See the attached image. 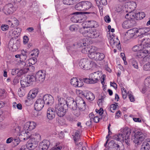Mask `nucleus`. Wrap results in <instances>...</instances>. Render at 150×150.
<instances>
[{"label": "nucleus", "instance_id": "obj_1", "mask_svg": "<svg viewBox=\"0 0 150 150\" xmlns=\"http://www.w3.org/2000/svg\"><path fill=\"white\" fill-rule=\"evenodd\" d=\"M66 102L63 98L59 99L58 104H56L55 110L57 115L60 117H63L66 113L67 105Z\"/></svg>", "mask_w": 150, "mask_h": 150}, {"label": "nucleus", "instance_id": "obj_2", "mask_svg": "<svg viewBox=\"0 0 150 150\" xmlns=\"http://www.w3.org/2000/svg\"><path fill=\"white\" fill-rule=\"evenodd\" d=\"M134 135H132V139L135 144V146H137L138 145L140 144L142 141L145 138V135L142 132H133Z\"/></svg>", "mask_w": 150, "mask_h": 150}, {"label": "nucleus", "instance_id": "obj_3", "mask_svg": "<svg viewBox=\"0 0 150 150\" xmlns=\"http://www.w3.org/2000/svg\"><path fill=\"white\" fill-rule=\"evenodd\" d=\"M92 6V3L88 1H82L76 4L75 6V8L79 11L88 10Z\"/></svg>", "mask_w": 150, "mask_h": 150}, {"label": "nucleus", "instance_id": "obj_4", "mask_svg": "<svg viewBox=\"0 0 150 150\" xmlns=\"http://www.w3.org/2000/svg\"><path fill=\"white\" fill-rule=\"evenodd\" d=\"M83 28L84 31L83 34L85 37L91 38H95L99 36V34L94 29L90 28V27H83Z\"/></svg>", "mask_w": 150, "mask_h": 150}, {"label": "nucleus", "instance_id": "obj_5", "mask_svg": "<svg viewBox=\"0 0 150 150\" xmlns=\"http://www.w3.org/2000/svg\"><path fill=\"white\" fill-rule=\"evenodd\" d=\"M121 133L114 136V138L116 140L120 141H123L124 137L125 138H126L127 137L130 136L131 133L130 129L127 127L121 129Z\"/></svg>", "mask_w": 150, "mask_h": 150}, {"label": "nucleus", "instance_id": "obj_6", "mask_svg": "<svg viewBox=\"0 0 150 150\" xmlns=\"http://www.w3.org/2000/svg\"><path fill=\"white\" fill-rule=\"evenodd\" d=\"M96 64L93 62H90L87 58H83L79 62V65L81 68L85 70L90 69Z\"/></svg>", "mask_w": 150, "mask_h": 150}, {"label": "nucleus", "instance_id": "obj_7", "mask_svg": "<svg viewBox=\"0 0 150 150\" xmlns=\"http://www.w3.org/2000/svg\"><path fill=\"white\" fill-rule=\"evenodd\" d=\"M88 57L91 59L96 60H102L104 59L105 55L103 53L96 52H91L88 54Z\"/></svg>", "mask_w": 150, "mask_h": 150}, {"label": "nucleus", "instance_id": "obj_8", "mask_svg": "<svg viewBox=\"0 0 150 150\" xmlns=\"http://www.w3.org/2000/svg\"><path fill=\"white\" fill-rule=\"evenodd\" d=\"M17 9V8L14 7L13 5L9 3L4 6L3 11L6 15L12 14Z\"/></svg>", "mask_w": 150, "mask_h": 150}, {"label": "nucleus", "instance_id": "obj_9", "mask_svg": "<svg viewBox=\"0 0 150 150\" xmlns=\"http://www.w3.org/2000/svg\"><path fill=\"white\" fill-rule=\"evenodd\" d=\"M83 12H77L74 13V15L71 18V20L74 23H80L83 20Z\"/></svg>", "mask_w": 150, "mask_h": 150}, {"label": "nucleus", "instance_id": "obj_10", "mask_svg": "<svg viewBox=\"0 0 150 150\" xmlns=\"http://www.w3.org/2000/svg\"><path fill=\"white\" fill-rule=\"evenodd\" d=\"M130 14V16H131L132 17H130L132 18H135L137 20H141L144 18L145 16V14L144 12H139L138 13H134V14H132L130 13H127L125 16V18H126L128 19H129L128 16Z\"/></svg>", "mask_w": 150, "mask_h": 150}, {"label": "nucleus", "instance_id": "obj_11", "mask_svg": "<svg viewBox=\"0 0 150 150\" xmlns=\"http://www.w3.org/2000/svg\"><path fill=\"white\" fill-rule=\"evenodd\" d=\"M141 29H139V30H138L137 28H134L129 30L127 32V34L129 38H130L133 37L135 38L137 37L139 35H137V34Z\"/></svg>", "mask_w": 150, "mask_h": 150}, {"label": "nucleus", "instance_id": "obj_12", "mask_svg": "<svg viewBox=\"0 0 150 150\" xmlns=\"http://www.w3.org/2000/svg\"><path fill=\"white\" fill-rule=\"evenodd\" d=\"M44 103L46 105H51L54 102V99L53 97L50 95L46 94L43 98Z\"/></svg>", "mask_w": 150, "mask_h": 150}, {"label": "nucleus", "instance_id": "obj_13", "mask_svg": "<svg viewBox=\"0 0 150 150\" xmlns=\"http://www.w3.org/2000/svg\"><path fill=\"white\" fill-rule=\"evenodd\" d=\"M44 104V101L42 99L40 98L37 99L34 105L35 110L37 111L40 110L43 107Z\"/></svg>", "mask_w": 150, "mask_h": 150}, {"label": "nucleus", "instance_id": "obj_14", "mask_svg": "<svg viewBox=\"0 0 150 150\" xmlns=\"http://www.w3.org/2000/svg\"><path fill=\"white\" fill-rule=\"evenodd\" d=\"M26 148L29 150L35 149L37 146V143L35 141L34 139H30L26 144Z\"/></svg>", "mask_w": 150, "mask_h": 150}, {"label": "nucleus", "instance_id": "obj_15", "mask_svg": "<svg viewBox=\"0 0 150 150\" xmlns=\"http://www.w3.org/2000/svg\"><path fill=\"white\" fill-rule=\"evenodd\" d=\"M104 150H120V146L118 144L112 140L108 143V148Z\"/></svg>", "mask_w": 150, "mask_h": 150}, {"label": "nucleus", "instance_id": "obj_16", "mask_svg": "<svg viewBox=\"0 0 150 150\" xmlns=\"http://www.w3.org/2000/svg\"><path fill=\"white\" fill-rule=\"evenodd\" d=\"M45 72L44 71L40 70L38 71L35 75L36 80L42 82L45 78Z\"/></svg>", "mask_w": 150, "mask_h": 150}, {"label": "nucleus", "instance_id": "obj_17", "mask_svg": "<svg viewBox=\"0 0 150 150\" xmlns=\"http://www.w3.org/2000/svg\"><path fill=\"white\" fill-rule=\"evenodd\" d=\"M89 76L93 83H96L100 78V76L98 72L91 73L89 75Z\"/></svg>", "mask_w": 150, "mask_h": 150}, {"label": "nucleus", "instance_id": "obj_18", "mask_svg": "<svg viewBox=\"0 0 150 150\" xmlns=\"http://www.w3.org/2000/svg\"><path fill=\"white\" fill-rule=\"evenodd\" d=\"M82 94L89 101H93L95 99V96L93 94L89 91H85L82 92Z\"/></svg>", "mask_w": 150, "mask_h": 150}, {"label": "nucleus", "instance_id": "obj_19", "mask_svg": "<svg viewBox=\"0 0 150 150\" xmlns=\"http://www.w3.org/2000/svg\"><path fill=\"white\" fill-rule=\"evenodd\" d=\"M50 144V142L47 140H44L40 143L39 148L41 150H47L49 148Z\"/></svg>", "mask_w": 150, "mask_h": 150}, {"label": "nucleus", "instance_id": "obj_20", "mask_svg": "<svg viewBox=\"0 0 150 150\" xmlns=\"http://www.w3.org/2000/svg\"><path fill=\"white\" fill-rule=\"evenodd\" d=\"M72 112L73 115L76 117H80L83 110L76 107V105H74L72 107Z\"/></svg>", "mask_w": 150, "mask_h": 150}, {"label": "nucleus", "instance_id": "obj_21", "mask_svg": "<svg viewBox=\"0 0 150 150\" xmlns=\"http://www.w3.org/2000/svg\"><path fill=\"white\" fill-rule=\"evenodd\" d=\"M71 83L75 87H81L83 85V83L81 81H78L76 78H73L71 79Z\"/></svg>", "mask_w": 150, "mask_h": 150}, {"label": "nucleus", "instance_id": "obj_22", "mask_svg": "<svg viewBox=\"0 0 150 150\" xmlns=\"http://www.w3.org/2000/svg\"><path fill=\"white\" fill-rule=\"evenodd\" d=\"M47 117L50 120H52L55 117V113L54 109L49 108L47 111Z\"/></svg>", "mask_w": 150, "mask_h": 150}, {"label": "nucleus", "instance_id": "obj_23", "mask_svg": "<svg viewBox=\"0 0 150 150\" xmlns=\"http://www.w3.org/2000/svg\"><path fill=\"white\" fill-rule=\"evenodd\" d=\"M16 40L13 39H11L8 44V47L10 50H12L13 51H15L18 49V48L16 45L14 44V42H16Z\"/></svg>", "mask_w": 150, "mask_h": 150}, {"label": "nucleus", "instance_id": "obj_24", "mask_svg": "<svg viewBox=\"0 0 150 150\" xmlns=\"http://www.w3.org/2000/svg\"><path fill=\"white\" fill-rule=\"evenodd\" d=\"M150 148V139H147L143 142L142 145L141 150H149Z\"/></svg>", "mask_w": 150, "mask_h": 150}, {"label": "nucleus", "instance_id": "obj_25", "mask_svg": "<svg viewBox=\"0 0 150 150\" xmlns=\"http://www.w3.org/2000/svg\"><path fill=\"white\" fill-rule=\"evenodd\" d=\"M144 50V49L143 48L142 50H141L139 52H137L136 56L139 58H145L146 57L147 53Z\"/></svg>", "mask_w": 150, "mask_h": 150}, {"label": "nucleus", "instance_id": "obj_26", "mask_svg": "<svg viewBox=\"0 0 150 150\" xmlns=\"http://www.w3.org/2000/svg\"><path fill=\"white\" fill-rule=\"evenodd\" d=\"M22 87H25L30 85L29 82L27 81V79L25 76L22 77L20 81Z\"/></svg>", "mask_w": 150, "mask_h": 150}, {"label": "nucleus", "instance_id": "obj_27", "mask_svg": "<svg viewBox=\"0 0 150 150\" xmlns=\"http://www.w3.org/2000/svg\"><path fill=\"white\" fill-rule=\"evenodd\" d=\"M37 93V90L30 91L28 94L27 96L28 99L30 100L33 99L36 97Z\"/></svg>", "mask_w": 150, "mask_h": 150}, {"label": "nucleus", "instance_id": "obj_28", "mask_svg": "<svg viewBox=\"0 0 150 150\" xmlns=\"http://www.w3.org/2000/svg\"><path fill=\"white\" fill-rule=\"evenodd\" d=\"M30 84H32V83L36 81L35 76L33 75H28L25 76Z\"/></svg>", "mask_w": 150, "mask_h": 150}, {"label": "nucleus", "instance_id": "obj_29", "mask_svg": "<svg viewBox=\"0 0 150 150\" xmlns=\"http://www.w3.org/2000/svg\"><path fill=\"white\" fill-rule=\"evenodd\" d=\"M74 100V99L71 97L67 98V100H65L67 106L69 105V106H71L72 107H73L76 104L75 101Z\"/></svg>", "mask_w": 150, "mask_h": 150}, {"label": "nucleus", "instance_id": "obj_30", "mask_svg": "<svg viewBox=\"0 0 150 150\" xmlns=\"http://www.w3.org/2000/svg\"><path fill=\"white\" fill-rule=\"evenodd\" d=\"M140 41L141 42V44H143V43H148L150 42V33L146 34L145 35V37Z\"/></svg>", "mask_w": 150, "mask_h": 150}, {"label": "nucleus", "instance_id": "obj_31", "mask_svg": "<svg viewBox=\"0 0 150 150\" xmlns=\"http://www.w3.org/2000/svg\"><path fill=\"white\" fill-rule=\"evenodd\" d=\"M127 5L128 7L131 9V11H133L136 8L137 4L136 3L133 1H127Z\"/></svg>", "mask_w": 150, "mask_h": 150}, {"label": "nucleus", "instance_id": "obj_32", "mask_svg": "<svg viewBox=\"0 0 150 150\" xmlns=\"http://www.w3.org/2000/svg\"><path fill=\"white\" fill-rule=\"evenodd\" d=\"M85 102L81 97L78 96L76 98V104L75 105H76V107H77L78 105L82 104L83 103H85Z\"/></svg>", "mask_w": 150, "mask_h": 150}, {"label": "nucleus", "instance_id": "obj_33", "mask_svg": "<svg viewBox=\"0 0 150 150\" xmlns=\"http://www.w3.org/2000/svg\"><path fill=\"white\" fill-rule=\"evenodd\" d=\"M130 22L129 21H125L122 24V27L125 29H128L130 28L131 25H130Z\"/></svg>", "mask_w": 150, "mask_h": 150}, {"label": "nucleus", "instance_id": "obj_34", "mask_svg": "<svg viewBox=\"0 0 150 150\" xmlns=\"http://www.w3.org/2000/svg\"><path fill=\"white\" fill-rule=\"evenodd\" d=\"M78 1V0H63L64 4L71 5L75 4Z\"/></svg>", "mask_w": 150, "mask_h": 150}, {"label": "nucleus", "instance_id": "obj_35", "mask_svg": "<svg viewBox=\"0 0 150 150\" xmlns=\"http://www.w3.org/2000/svg\"><path fill=\"white\" fill-rule=\"evenodd\" d=\"M144 43H143V44H141L143 45V48L148 54L150 53V44H148L147 43L146 45H144Z\"/></svg>", "mask_w": 150, "mask_h": 150}, {"label": "nucleus", "instance_id": "obj_36", "mask_svg": "<svg viewBox=\"0 0 150 150\" xmlns=\"http://www.w3.org/2000/svg\"><path fill=\"white\" fill-rule=\"evenodd\" d=\"M29 124L28 129H27V130L28 129L29 131H31L35 128L36 125L35 122H30Z\"/></svg>", "mask_w": 150, "mask_h": 150}, {"label": "nucleus", "instance_id": "obj_37", "mask_svg": "<svg viewBox=\"0 0 150 150\" xmlns=\"http://www.w3.org/2000/svg\"><path fill=\"white\" fill-rule=\"evenodd\" d=\"M22 134H24V136L25 137L24 138H23V139L24 140H25L28 139L30 137V133H29L28 131H23L21 132Z\"/></svg>", "mask_w": 150, "mask_h": 150}, {"label": "nucleus", "instance_id": "obj_38", "mask_svg": "<svg viewBox=\"0 0 150 150\" xmlns=\"http://www.w3.org/2000/svg\"><path fill=\"white\" fill-rule=\"evenodd\" d=\"M28 69H18L17 75V76H18L19 77L27 72V70Z\"/></svg>", "mask_w": 150, "mask_h": 150}, {"label": "nucleus", "instance_id": "obj_39", "mask_svg": "<svg viewBox=\"0 0 150 150\" xmlns=\"http://www.w3.org/2000/svg\"><path fill=\"white\" fill-rule=\"evenodd\" d=\"M88 22L91 28H96L98 26L97 23L95 21H88Z\"/></svg>", "mask_w": 150, "mask_h": 150}, {"label": "nucleus", "instance_id": "obj_40", "mask_svg": "<svg viewBox=\"0 0 150 150\" xmlns=\"http://www.w3.org/2000/svg\"><path fill=\"white\" fill-rule=\"evenodd\" d=\"M74 139L76 144H76V142H79L80 139V135L78 132H76L75 135L74 137Z\"/></svg>", "mask_w": 150, "mask_h": 150}, {"label": "nucleus", "instance_id": "obj_41", "mask_svg": "<svg viewBox=\"0 0 150 150\" xmlns=\"http://www.w3.org/2000/svg\"><path fill=\"white\" fill-rule=\"evenodd\" d=\"M144 70L147 71L150 70V62H147L145 63L143 66Z\"/></svg>", "mask_w": 150, "mask_h": 150}, {"label": "nucleus", "instance_id": "obj_42", "mask_svg": "<svg viewBox=\"0 0 150 150\" xmlns=\"http://www.w3.org/2000/svg\"><path fill=\"white\" fill-rule=\"evenodd\" d=\"M105 97V96L104 95H103V96L101 95L99 96V98L98 102V105L99 106L102 104V101L104 100Z\"/></svg>", "mask_w": 150, "mask_h": 150}, {"label": "nucleus", "instance_id": "obj_43", "mask_svg": "<svg viewBox=\"0 0 150 150\" xmlns=\"http://www.w3.org/2000/svg\"><path fill=\"white\" fill-rule=\"evenodd\" d=\"M77 107L81 110L83 111L86 108L85 102V103H83L78 105Z\"/></svg>", "mask_w": 150, "mask_h": 150}, {"label": "nucleus", "instance_id": "obj_44", "mask_svg": "<svg viewBox=\"0 0 150 150\" xmlns=\"http://www.w3.org/2000/svg\"><path fill=\"white\" fill-rule=\"evenodd\" d=\"M20 140L18 138L13 139L12 143H13L14 146H16L19 144L20 142Z\"/></svg>", "mask_w": 150, "mask_h": 150}, {"label": "nucleus", "instance_id": "obj_45", "mask_svg": "<svg viewBox=\"0 0 150 150\" xmlns=\"http://www.w3.org/2000/svg\"><path fill=\"white\" fill-rule=\"evenodd\" d=\"M117 103H115V104H112L111 105L110 110L111 112H114L112 110H115L116 109L117 106Z\"/></svg>", "mask_w": 150, "mask_h": 150}, {"label": "nucleus", "instance_id": "obj_46", "mask_svg": "<svg viewBox=\"0 0 150 150\" xmlns=\"http://www.w3.org/2000/svg\"><path fill=\"white\" fill-rule=\"evenodd\" d=\"M141 45H139L138 46L137 45L134 46L132 48V50L134 52H138L141 49Z\"/></svg>", "mask_w": 150, "mask_h": 150}, {"label": "nucleus", "instance_id": "obj_47", "mask_svg": "<svg viewBox=\"0 0 150 150\" xmlns=\"http://www.w3.org/2000/svg\"><path fill=\"white\" fill-rule=\"evenodd\" d=\"M1 28L2 31H5L8 30L9 26L7 25H2Z\"/></svg>", "mask_w": 150, "mask_h": 150}, {"label": "nucleus", "instance_id": "obj_48", "mask_svg": "<svg viewBox=\"0 0 150 150\" xmlns=\"http://www.w3.org/2000/svg\"><path fill=\"white\" fill-rule=\"evenodd\" d=\"M114 38V39H113L112 38V39H111L110 40V43L111 45H117V44L118 43V40H119L117 38H115V39H116V40H115Z\"/></svg>", "mask_w": 150, "mask_h": 150}, {"label": "nucleus", "instance_id": "obj_49", "mask_svg": "<svg viewBox=\"0 0 150 150\" xmlns=\"http://www.w3.org/2000/svg\"><path fill=\"white\" fill-rule=\"evenodd\" d=\"M27 52L26 51H25L23 50V51H21V57H23V59L25 60L26 59L27 57Z\"/></svg>", "mask_w": 150, "mask_h": 150}, {"label": "nucleus", "instance_id": "obj_50", "mask_svg": "<svg viewBox=\"0 0 150 150\" xmlns=\"http://www.w3.org/2000/svg\"><path fill=\"white\" fill-rule=\"evenodd\" d=\"M131 64L135 68L138 69V67L137 62L134 60H133L131 62Z\"/></svg>", "mask_w": 150, "mask_h": 150}, {"label": "nucleus", "instance_id": "obj_51", "mask_svg": "<svg viewBox=\"0 0 150 150\" xmlns=\"http://www.w3.org/2000/svg\"><path fill=\"white\" fill-rule=\"evenodd\" d=\"M19 77L18 76H16L13 79V84L15 85L19 82Z\"/></svg>", "mask_w": 150, "mask_h": 150}, {"label": "nucleus", "instance_id": "obj_52", "mask_svg": "<svg viewBox=\"0 0 150 150\" xmlns=\"http://www.w3.org/2000/svg\"><path fill=\"white\" fill-rule=\"evenodd\" d=\"M150 55L148 56L147 55L146 57L143 59L142 62L143 63L146 62H150Z\"/></svg>", "mask_w": 150, "mask_h": 150}, {"label": "nucleus", "instance_id": "obj_53", "mask_svg": "<svg viewBox=\"0 0 150 150\" xmlns=\"http://www.w3.org/2000/svg\"><path fill=\"white\" fill-rule=\"evenodd\" d=\"M34 51H36V53H33L31 54L30 55L31 56H33L34 55H35V57H38V54L39 53V51L37 49H34Z\"/></svg>", "mask_w": 150, "mask_h": 150}, {"label": "nucleus", "instance_id": "obj_54", "mask_svg": "<svg viewBox=\"0 0 150 150\" xmlns=\"http://www.w3.org/2000/svg\"><path fill=\"white\" fill-rule=\"evenodd\" d=\"M62 148V147L61 146H57L56 145L53 147L51 150H61Z\"/></svg>", "mask_w": 150, "mask_h": 150}, {"label": "nucleus", "instance_id": "obj_55", "mask_svg": "<svg viewBox=\"0 0 150 150\" xmlns=\"http://www.w3.org/2000/svg\"><path fill=\"white\" fill-rule=\"evenodd\" d=\"M123 7V6L119 4L116 8V10L117 12H120L122 10Z\"/></svg>", "mask_w": 150, "mask_h": 150}, {"label": "nucleus", "instance_id": "obj_56", "mask_svg": "<svg viewBox=\"0 0 150 150\" xmlns=\"http://www.w3.org/2000/svg\"><path fill=\"white\" fill-rule=\"evenodd\" d=\"M18 69H14L12 70L11 74L13 75H15L16 74H17L18 71Z\"/></svg>", "mask_w": 150, "mask_h": 150}, {"label": "nucleus", "instance_id": "obj_57", "mask_svg": "<svg viewBox=\"0 0 150 150\" xmlns=\"http://www.w3.org/2000/svg\"><path fill=\"white\" fill-rule=\"evenodd\" d=\"M129 136L127 137L126 138L124 139L125 142L128 145H129L130 144V137Z\"/></svg>", "mask_w": 150, "mask_h": 150}, {"label": "nucleus", "instance_id": "obj_58", "mask_svg": "<svg viewBox=\"0 0 150 150\" xmlns=\"http://www.w3.org/2000/svg\"><path fill=\"white\" fill-rule=\"evenodd\" d=\"M122 96L124 99H125L127 97V93L126 90L123 91L122 89Z\"/></svg>", "mask_w": 150, "mask_h": 150}, {"label": "nucleus", "instance_id": "obj_59", "mask_svg": "<svg viewBox=\"0 0 150 150\" xmlns=\"http://www.w3.org/2000/svg\"><path fill=\"white\" fill-rule=\"evenodd\" d=\"M96 112L97 113H98L100 115H102L103 112V110L102 108H100L99 110L96 109Z\"/></svg>", "mask_w": 150, "mask_h": 150}, {"label": "nucleus", "instance_id": "obj_60", "mask_svg": "<svg viewBox=\"0 0 150 150\" xmlns=\"http://www.w3.org/2000/svg\"><path fill=\"white\" fill-rule=\"evenodd\" d=\"M104 19L107 23H110V18L108 16H106L104 17Z\"/></svg>", "mask_w": 150, "mask_h": 150}, {"label": "nucleus", "instance_id": "obj_61", "mask_svg": "<svg viewBox=\"0 0 150 150\" xmlns=\"http://www.w3.org/2000/svg\"><path fill=\"white\" fill-rule=\"evenodd\" d=\"M84 82L87 83H93L91 82V79L89 78V79L85 78L84 79Z\"/></svg>", "mask_w": 150, "mask_h": 150}, {"label": "nucleus", "instance_id": "obj_62", "mask_svg": "<svg viewBox=\"0 0 150 150\" xmlns=\"http://www.w3.org/2000/svg\"><path fill=\"white\" fill-rule=\"evenodd\" d=\"M76 29V28L74 25H72L70 27V30L71 31H75Z\"/></svg>", "mask_w": 150, "mask_h": 150}, {"label": "nucleus", "instance_id": "obj_63", "mask_svg": "<svg viewBox=\"0 0 150 150\" xmlns=\"http://www.w3.org/2000/svg\"><path fill=\"white\" fill-rule=\"evenodd\" d=\"M28 41V36H24L23 37V43L25 44L27 43Z\"/></svg>", "mask_w": 150, "mask_h": 150}, {"label": "nucleus", "instance_id": "obj_64", "mask_svg": "<svg viewBox=\"0 0 150 150\" xmlns=\"http://www.w3.org/2000/svg\"><path fill=\"white\" fill-rule=\"evenodd\" d=\"M13 138L12 137H10L7 139L6 140V143L7 144H9L11 142H13Z\"/></svg>", "mask_w": 150, "mask_h": 150}]
</instances>
